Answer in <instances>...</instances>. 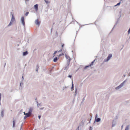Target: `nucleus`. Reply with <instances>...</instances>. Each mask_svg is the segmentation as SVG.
Returning a JSON list of instances; mask_svg holds the SVG:
<instances>
[{"mask_svg":"<svg viewBox=\"0 0 130 130\" xmlns=\"http://www.w3.org/2000/svg\"><path fill=\"white\" fill-rule=\"evenodd\" d=\"M46 70V68H45V69H44V70Z\"/></svg>","mask_w":130,"mask_h":130,"instance_id":"nucleus-62","label":"nucleus"},{"mask_svg":"<svg viewBox=\"0 0 130 130\" xmlns=\"http://www.w3.org/2000/svg\"><path fill=\"white\" fill-rule=\"evenodd\" d=\"M71 60V59L69 58L67 60V62L70 63Z\"/></svg>","mask_w":130,"mask_h":130,"instance_id":"nucleus-29","label":"nucleus"},{"mask_svg":"<svg viewBox=\"0 0 130 130\" xmlns=\"http://www.w3.org/2000/svg\"><path fill=\"white\" fill-rule=\"evenodd\" d=\"M57 51H55L54 52V53L53 54L54 55H55V54H56L57 53Z\"/></svg>","mask_w":130,"mask_h":130,"instance_id":"nucleus-39","label":"nucleus"},{"mask_svg":"<svg viewBox=\"0 0 130 130\" xmlns=\"http://www.w3.org/2000/svg\"><path fill=\"white\" fill-rule=\"evenodd\" d=\"M117 22L116 23V24H115L114 25V27H113V28L112 29L111 31H112L113 29L114 28V27H115V26L117 25Z\"/></svg>","mask_w":130,"mask_h":130,"instance_id":"nucleus-33","label":"nucleus"},{"mask_svg":"<svg viewBox=\"0 0 130 130\" xmlns=\"http://www.w3.org/2000/svg\"><path fill=\"white\" fill-rule=\"evenodd\" d=\"M127 79H126L121 83L119 86L116 87L115 88V89H118L121 88L123 87L124 85L125 84V83L127 82Z\"/></svg>","mask_w":130,"mask_h":130,"instance_id":"nucleus-1","label":"nucleus"},{"mask_svg":"<svg viewBox=\"0 0 130 130\" xmlns=\"http://www.w3.org/2000/svg\"><path fill=\"white\" fill-rule=\"evenodd\" d=\"M123 76L124 77H125V75H123Z\"/></svg>","mask_w":130,"mask_h":130,"instance_id":"nucleus-56","label":"nucleus"},{"mask_svg":"<svg viewBox=\"0 0 130 130\" xmlns=\"http://www.w3.org/2000/svg\"><path fill=\"white\" fill-rule=\"evenodd\" d=\"M62 51V49H60V50H59L58 51V52H61V51Z\"/></svg>","mask_w":130,"mask_h":130,"instance_id":"nucleus-43","label":"nucleus"},{"mask_svg":"<svg viewBox=\"0 0 130 130\" xmlns=\"http://www.w3.org/2000/svg\"><path fill=\"white\" fill-rule=\"evenodd\" d=\"M97 117H98V115H97V114H96V115L95 116V119H96V118H97Z\"/></svg>","mask_w":130,"mask_h":130,"instance_id":"nucleus-35","label":"nucleus"},{"mask_svg":"<svg viewBox=\"0 0 130 130\" xmlns=\"http://www.w3.org/2000/svg\"><path fill=\"white\" fill-rule=\"evenodd\" d=\"M128 35H129V34L130 32V27L128 30Z\"/></svg>","mask_w":130,"mask_h":130,"instance_id":"nucleus-30","label":"nucleus"},{"mask_svg":"<svg viewBox=\"0 0 130 130\" xmlns=\"http://www.w3.org/2000/svg\"><path fill=\"white\" fill-rule=\"evenodd\" d=\"M28 54V52L27 51H26L25 52H23V56H25L26 55H27Z\"/></svg>","mask_w":130,"mask_h":130,"instance_id":"nucleus-7","label":"nucleus"},{"mask_svg":"<svg viewBox=\"0 0 130 130\" xmlns=\"http://www.w3.org/2000/svg\"><path fill=\"white\" fill-rule=\"evenodd\" d=\"M69 68V67L68 66H67L65 67L64 69V70L67 71L68 69Z\"/></svg>","mask_w":130,"mask_h":130,"instance_id":"nucleus-18","label":"nucleus"},{"mask_svg":"<svg viewBox=\"0 0 130 130\" xmlns=\"http://www.w3.org/2000/svg\"><path fill=\"white\" fill-rule=\"evenodd\" d=\"M65 56L67 59H69V58H70L69 56H67L66 54H65Z\"/></svg>","mask_w":130,"mask_h":130,"instance_id":"nucleus-17","label":"nucleus"},{"mask_svg":"<svg viewBox=\"0 0 130 130\" xmlns=\"http://www.w3.org/2000/svg\"><path fill=\"white\" fill-rule=\"evenodd\" d=\"M64 55V54L63 53H62L61 54H60L59 55V57L61 56H62V55Z\"/></svg>","mask_w":130,"mask_h":130,"instance_id":"nucleus-28","label":"nucleus"},{"mask_svg":"<svg viewBox=\"0 0 130 130\" xmlns=\"http://www.w3.org/2000/svg\"><path fill=\"white\" fill-rule=\"evenodd\" d=\"M38 4H36L34 6V8L36 10H38Z\"/></svg>","mask_w":130,"mask_h":130,"instance_id":"nucleus-10","label":"nucleus"},{"mask_svg":"<svg viewBox=\"0 0 130 130\" xmlns=\"http://www.w3.org/2000/svg\"><path fill=\"white\" fill-rule=\"evenodd\" d=\"M74 100H75V98H74L73 100V103H74Z\"/></svg>","mask_w":130,"mask_h":130,"instance_id":"nucleus-47","label":"nucleus"},{"mask_svg":"<svg viewBox=\"0 0 130 130\" xmlns=\"http://www.w3.org/2000/svg\"><path fill=\"white\" fill-rule=\"evenodd\" d=\"M36 103H37V104H39L38 103V101H36Z\"/></svg>","mask_w":130,"mask_h":130,"instance_id":"nucleus-51","label":"nucleus"},{"mask_svg":"<svg viewBox=\"0 0 130 130\" xmlns=\"http://www.w3.org/2000/svg\"><path fill=\"white\" fill-rule=\"evenodd\" d=\"M39 68V67L38 65H37L36 66V71H38V68Z\"/></svg>","mask_w":130,"mask_h":130,"instance_id":"nucleus-21","label":"nucleus"},{"mask_svg":"<svg viewBox=\"0 0 130 130\" xmlns=\"http://www.w3.org/2000/svg\"><path fill=\"white\" fill-rule=\"evenodd\" d=\"M22 127H20V130H21V129H22Z\"/></svg>","mask_w":130,"mask_h":130,"instance_id":"nucleus-55","label":"nucleus"},{"mask_svg":"<svg viewBox=\"0 0 130 130\" xmlns=\"http://www.w3.org/2000/svg\"><path fill=\"white\" fill-rule=\"evenodd\" d=\"M123 125H122V126H121V128H123Z\"/></svg>","mask_w":130,"mask_h":130,"instance_id":"nucleus-53","label":"nucleus"},{"mask_svg":"<svg viewBox=\"0 0 130 130\" xmlns=\"http://www.w3.org/2000/svg\"><path fill=\"white\" fill-rule=\"evenodd\" d=\"M72 52H73V51H72Z\"/></svg>","mask_w":130,"mask_h":130,"instance_id":"nucleus-64","label":"nucleus"},{"mask_svg":"<svg viewBox=\"0 0 130 130\" xmlns=\"http://www.w3.org/2000/svg\"><path fill=\"white\" fill-rule=\"evenodd\" d=\"M101 120V118H97L95 119V121L93 123L94 124L95 122H98L100 121Z\"/></svg>","mask_w":130,"mask_h":130,"instance_id":"nucleus-4","label":"nucleus"},{"mask_svg":"<svg viewBox=\"0 0 130 130\" xmlns=\"http://www.w3.org/2000/svg\"><path fill=\"white\" fill-rule=\"evenodd\" d=\"M29 12H26V13L25 14V16H27L28 15V14H29Z\"/></svg>","mask_w":130,"mask_h":130,"instance_id":"nucleus-27","label":"nucleus"},{"mask_svg":"<svg viewBox=\"0 0 130 130\" xmlns=\"http://www.w3.org/2000/svg\"><path fill=\"white\" fill-rule=\"evenodd\" d=\"M70 63L68 62H67V66H69V65Z\"/></svg>","mask_w":130,"mask_h":130,"instance_id":"nucleus-38","label":"nucleus"},{"mask_svg":"<svg viewBox=\"0 0 130 130\" xmlns=\"http://www.w3.org/2000/svg\"><path fill=\"white\" fill-rule=\"evenodd\" d=\"M6 63H5V65H4V67H5V65H6Z\"/></svg>","mask_w":130,"mask_h":130,"instance_id":"nucleus-59","label":"nucleus"},{"mask_svg":"<svg viewBox=\"0 0 130 130\" xmlns=\"http://www.w3.org/2000/svg\"><path fill=\"white\" fill-rule=\"evenodd\" d=\"M86 94L85 95V96L84 97V98L83 99L82 101L81 102L82 103L85 100V97H86Z\"/></svg>","mask_w":130,"mask_h":130,"instance_id":"nucleus-20","label":"nucleus"},{"mask_svg":"<svg viewBox=\"0 0 130 130\" xmlns=\"http://www.w3.org/2000/svg\"><path fill=\"white\" fill-rule=\"evenodd\" d=\"M89 128V130H92L93 129V128H92V127L91 126H90Z\"/></svg>","mask_w":130,"mask_h":130,"instance_id":"nucleus-31","label":"nucleus"},{"mask_svg":"<svg viewBox=\"0 0 130 130\" xmlns=\"http://www.w3.org/2000/svg\"><path fill=\"white\" fill-rule=\"evenodd\" d=\"M72 87H71V89H73L74 88V85L73 84V82H72Z\"/></svg>","mask_w":130,"mask_h":130,"instance_id":"nucleus-25","label":"nucleus"},{"mask_svg":"<svg viewBox=\"0 0 130 130\" xmlns=\"http://www.w3.org/2000/svg\"><path fill=\"white\" fill-rule=\"evenodd\" d=\"M35 100H36V101H37V98H36V99H35Z\"/></svg>","mask_w":130,"mask_h":130,"instance_id":"nucleus-58","label":"nucleus"},{"mask_svg":"<svg viewBox=\"0 0 130 130\" xmlns=\"http://www.w3.org/2000/svg\"><path fill=\"white\" fill-rule=\"evenodd\" d=\"M121 4V2H119V3H118L116 5L119 6V5Z\"/></svg>","mask_w":130,"mask_h":130,"instance_id":"nucleus-34","label":"nucleus"},{"mask_svg":"<svg viewBox=\"0 0 130 130\" xmlns=\"http://www.w3.org/2000/svg\"><path fill=\"white\" fill-rule=\"evenodd\" d=\"M25 1H29V0H25Z\"/></svg>","mask_w":130,"mask_h":130,"instance_id":"nucleus-60","label":"nucleus"},{"mask_svg":"<svg viewBox=\"0 0 130 130\" xmlns=\"http://www.w3.org/2000/svg\"><path fill=\"white\" fill-rule=\"evenodd\" d=\"M41 117V116L39 115L38 116V118L39 119H40Z\"/></svg>","mask_w":130,"mask_h":130,"instance_id":"nucleus-44","label":"nucleus"},{"mask_svg":"<svg viewBox=\"0 0 130 130\" xmlns=\"http://www.w3.org/2000/svg\"><path fill=\"white\" fill-rule=\"evenodd\" d=\"M91 67V66H90V65H88V66H86L84 67V70H85L86 69H87V68H88L89 67Z\"/></svg>","mask_w":130,"mask_h":130,"instance_id":"nucleus-19","label":"nucleus"},{"mask_svg":"<svg viewBox=\"0 0 130 130\" xmlns=\"http://www.w3.org/2000/svg\"><path fill=\"white\" fill-rule=\"evenodd\" d=\"M129 127V125H128L126 127L125 130H128Z\"/></svg>","mask_w":130,"mask_h":130,"instance_id":"nucleus-12","label":"nucleus"},{"mask_svg":"<svg viewBox=\"0 0 130 130\" xmlns=\"http://www.w3.org/2000/svg\"><path fill=\"white\" fill-rule=\"evenodd\" d=\"M12 22H10L9 23V24L8 25V26H10L11 24H12Z\"/></svg>","mask_w":130,"mask_h":130,"instance_id":"nucleus-24","label":"nucleus"},{"mask_svg":"<svg viewBox=\"0 0 130 130\" xmlns=\"http://www.w3.org/2000/svg\"><path fill=\"white\" fill-rule=\"evenodd\" d=\"M58 60V58L57 57H55L53 59V61L54 62H56Z\"/></svg>","mask_w":130,"mask_h":130,"instance_id":"nucleus-13","label":"nucleus"},{"mask_svg":"<svg viewBox=\"0 0 130 130\" xmlns=\"http://www.w3.org/2000/svg\"><path fill=\"white\" fill-rule=\"evenodd\" d=\"M40 104H37V107H38L39 106H40Z\"/></svg>","mask_w":130,"mask_h":130,"instance_id":"nucleus-41","label":"nucleus"},{"mask_svg":"<svg viewBox=\"0 0 130 130\" xmlns=\"http://www.w3.org/2000/svg\"><path fill=\"white\" fill-rule=\"evenodd\" d=\"M26 113H25V112H24V115H26Z\"/></svg>","mask_w":130,"mask_h":130,"instance_id":"nucleus-54","label":"nucleus"},{"mask_svg":"<svg viewBox=\"0 0 130 130\" xmlns=\"http://www.w3.org/2000/svg\"><path fill=\"white\" fill-rule=\"evenodd\" d=\"M77 90H75V92H74V97H75V96H76V94H77Z\"/></svg>","mask_w":130,"mask_h":130,"instance_id":"nucleus-15","label":"nucleus"},{"mask_svg":"<svg viewBox=\"0 0 130 130\" xmlns=\"http://www.w3.org/2000/svg\"><path fill=\"white\" fill-rule=\"evenodd\" d=\"M95 60H94V61H92L91 63L90 64V66H91L92 65H93V63H94V61H95Z\"/></svg>","mask_w":130,"mask_h":130,"instance_id":"nucleus-22","label":"nucleus"},{"mask_svg":"<svg viewBox=\"0 0 130 130\" xmlns=\"http://www.w3.org/2000/svg\"><path fill=\"white\" fill-rule=\"evenodd\" d=\"M32 108L31 107L29 109V110L28 113L30 114H31L32 113Z\"/></svg>","mask_w":130,"mask_h":130,"instance_id":"nucleus-8","label":"nucleus"},{"mask_svg":"<svg viewBox=\"0 0 130 130\" xmlns=\"http://www.w3.org/2000/svg\"><path fill=\"white\" fill-rule=\"evenodd\" d=\"M112 56V54H109L108 56L107 59H105L104 60V62H105L108 61Z\"/></svg>","mask_w":130,"mask_h":130,"instance_id":"nucleus-2","label":"nucleus"},{"mask_svg":"<svg viewBox=\"0 0 130 130\" xmlns=\"http://www.w3.org/2000/svg\"><path fill=\"white\" fill-rule=\"evenodd\" d=\"M116 124V122L113 120L112 122V127L115 126Z\"/></svg>","mask_w":130,"mask_h":130,"instance_id":"nucleus-9","label":"nucleus"},{"mask_svg":"<svg viewBox=\"0 0 130 130\" xmlns=\"http://www.w3.org/2000/svg\"><path fill=\"white\" fill-rule=\"evenodd\" d=\"M36 103H37V104H39L38 103V101H36Z\"/></svg>","mask_w":130,"mask_h":130,"instance_id":"nucleus-50","label":"nucleus"},{"mask_svg":"<svg viewBox=\"0 0 130 130\" xmlns=\"http://www.w3.org/2000/svg\"><path fill=\"white\" fill-rule=\"evenodd\" d=\"M117 6V5H115L114 6H115H115Z\"/></svg>","mask_w":130,"mask_h":130,"instance_id":"nucleus-63","label":"nucleus"},{"mask_svg":"<svg viewBox=\"0 0 130 130\" xmlns=\"http://www.w3.org/2000/svg\"><path fill=\"white\" fill-rule=\"evenodd\" d=\"M31 115L30 114L28 113V112L27 113H26V115L27 117H29Z\"/></svg>","mask_w":130,"mask_h":130,"instance_id":"nucleus-14","label":"nucleus"},{"mask_svg":"<svg viewBox=\"0 0 130 130\" xmlns=\"http://www.w3.org/2000/svg\"><path fill=\"white\" fill-rule=\"evenodd\" d=\"M15 120H13V126L12 127H13L15 126Z\"/></svg>","mask_w":130,"mask_h":130,"instance_id":"nucleus-16","label":"nucleus"},{"mask_svg":"<svg viewBox=\"0 0 130 130\" xmlns=\"http://www.w3.org/2000/svg\"><path fill=\"white\" fill-rule=\"evenodd\" d=\"M68 77H69V78H71L72 77V76L71 75H69L68 76Z\"/></svg>","mask_w":130,"mask_h":130,"instance_id":"nucleus-36","label":"nucleus"},{"mask_svg":"<svg viewBox=\"0 0 130 130\" xmlns=\"http://www.w3.org/2000/svg\"><path fill=\"white\" fill-rule=\"evenodd\" d=\"M64 45V44H63L62 45V47H63V46Z\"/></svg>","mask_w":130,"mask_h":130,"instance_id":"nucleus-48","label":"nucleus"},{"mask_svg":"<svg viewBox=\"0 0 130 130\" xmlns=\"http://www.w3.org/2000/svg\"><path fill=\"white\" fill-rule=\"evenodd\" d=\"M35 23L36 25H39L40 24V22H39L38 19L36 20L35 21Z\"/></svg>","mask_w":130,"mask_h":130,"instance_id":"nucleus-5","label":"nucleus"},{"mask_svg":"<svg viewBox=\"0 0 130 130\" xmlns=\"http://www.w3.org/2000/svg\"><path fill=\"white\" fill-rule=\"evenodd\" d=\"M79 126H78V127L76 129V130H79Z\"/></svg>","mask_w":130,"mask_h":130,"instance_id":"nucleus-42","label":"nucleus"},{"mask_svg":"<svg viewBox=\"0 0 130 130\" xmlns=\"http://www.w3.org/2000/svg\"><path fill=\"white\" fill-rule=\"evenodd\" d=\"M52 29H51V32H52Z\"/></svg>","mask_w":130,"mask_h":130,"instance_id":"nucleus-61","label":"nucleus"},{"mask_svg":"<svg viewBox=\"0 0 130 130\" xmlns=\"http://www.w3.org/2000/svg\"><path fill=\"white\" fill-rule=\"evenodd\" d=\"M44 108V107H42V108H40V110H42Z\"/></svg>","mask_w":130,"mask_h":130,"instance_id":"nucleus-40","label":"nucleus"},{"mask_svg":"<svg viewBox=\"0 0 130 130\" xmlns=\"http://www.w3.org/2000/svg\"><path fill=\"white\" fill-rule=\"evenodd\" d=\"M81 123L83 125L84 124V122H83V121L82 120L81 122Z\"/></svg>","mask_w":130,"mask_h":130,"instance_id":"nucleus-37","label":"nucleus"},{"mask_svg":"<svg viewBox=\"0 0 130 130\" xmlns=\"http://www.w3.org/2000/svg\"><path fill=\"white\" fill-rule=\"evenodd\" d=\"M10 14L12 16V18L11 19L13 20H15L14 17L13 15L12 14V12H11Z\"/></svg>","mask_w":130,"mask_h":130,"instance_id":"nucleus-11","label":"nucleus"},{"mask_svg":"<svg viewBox=\"0 0 130 130\" xmlns=\"http://www.w3.org/2000/svg\"><path fill=\"white\" fill-rule=\"evenodd\" d=\"M4 110L3 109H2L1 112V116L2 117H4Z\"/></svg>","mask_w":130,"mask_h":130,"instance_id":"nucleus-6","label":"nucleus"},{"mask_svg":"<svg viewBox=\"0 0 130 130\" xmlns=\"http://www.w3.org/2000/svg\"><path fill=\"white\" fill-rule=\"evenodd\" d=\"M15 21V20H13L12 19H11L10 22H11L12 23Z\"/></svg>","mask_w":130,"mask_h":130,"instance_id":"nucleus-32","label":"nucleus"},{"mask_svg":"<svg viewBox=\"0 0 130 130\" xmlns=\"http://www.w3.org/2000/svg\"><path fill=\"white\" fill-rule=\"evenodd\" d=\"M91 118H92V117H91ZM91 120V119H90V121H89V123H90V120Z\"/></svg>","mask_w":130,"mask_h":130,"instance_id":"nucleus-52","label":"nucleus"},{"mask_svg":"<svg viewBox=\"0 0 130 130\" xmlns=\"http://www.w3.org/2000/svg\"><path fill=\"white\" fill-rule=\"evenodd\" d=\"M23 123L21 125V127H22L23 126Z\"/></svg>","mask_w":130,"mask_h":130,"instance_id":"nucleus-49","label":"nucleus"},{"mask_svg":"<svg viewBox=\"0 0 130 130\" xmlns=\"http://www.w3.org/2000/svg\"><path fill=\"white\" fill-rule=\"evenodd\" d=\"M1 95H2L1 93H0V105H1Z\"/></svg>","mask_w":130,"mask_h":130,"instance_id":"nucleus-26","label":"nucleus"},{"mask_svg":"<svg viewBox=\"0 0 130 130\" xmlns=\"http://www.w3.org/2000/svg\"><path fill=\"white\" fill-rule=\"evenodd\" d=\"M22 78L23 79V78H24L23 76L22 77Z\"/></svg>","mask_w":130,"mask_h":130,"instance_id":"nucleus-57","label":"nucleus"},{"mask_svg":"<svg viewBox=\"0 0 130 130\" xmlns=\"http://www.w3.org/2000/svg\"><path fill=\"white\" fill-rule=\"evenodd\" d=\"M22 83V82H21L20 83V86H21V85H22H22H23V83Z\"/></svg>","mask_w":130,"mask_h":130,"instance_id":"nucleus-46","label":"nucleus"},{"mask_svg":"<svg viewBox=\"0 0 130 130\" xmlns=\"http://www.w3.org/2000/svg\"><path fill=\"white\" fill-rule=\"evenodd\" d=\"M21 21L22 23L24 26H25V23L24 22V17H22L21 19Z\"/></svg>","mask_w":130,"mask_h":130,"instance_id":"nucleus-3","label":"nucleus"},{"mask_svg":"<svg viewBox=\"0 0 130 130\" xmlns=\"http://www.w3.org/2000/svg\"><path fill=\"white\" fill-rule=\"evenodd\" d=\"M44 0L45 2L46 3V4H48L50 3V2L47 1H46V0Z\"/></svg>","mask_w":130,"mask_h":130,"instance_id":"nucleus-23","label":"nucleus"},{"mask_svg":"<svg viewBox=\"0 0 130 130\" xmlns=\"http://www.w3.org/2000/svg\"><path fill=\"white\" fill-rule=\"evenodd\" d=\"M27 118V116H25L24 117V119H25Z\"/></svg>","mask_w":130,"mask_h":130,"instance_id":"nucleus-45","label":"nucleus"}]
</instances>
